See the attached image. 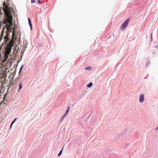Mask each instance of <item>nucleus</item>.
<instances>
[{"instance_id":"nucleus-1","label":"nucleus","mask_w":158,"mask_h":158,"mask_svg":"<svg viewBox=\"0 0 158 158\" xmlns=\"http://www.w3.org/2000/svg\"><path fill=\"white\" fill-rule=\"evenodd\" d=\"M3 10L4 13V23L6 24L7 23L10 25L12 24V16L11 11L10 9V7L7 5L5 1L3 3Z\"/></svg>"},{"instance_id":"nucleus-2","label":"nucleus","mask_w":158,"mask_h":158,"mask_svg":"<svg viewBox=\"0 0 158 158\" xmlns=\"http://www.w3.org/2000/svg\"><path fill=\"white\" fill-rule=\"evenodd\" d=\"M16 35L13 31L12 34V40L10 42L8 43L5 50V55L8 56L10 54V50L12 46L14 45V42L16 40Z\"/></svg>"},{"instance_id":"nucleus-3","label":"nucleus","mask_w":158,"mask_h":158,"mask_svg":"<svg viewBox=\"0 0 158 158\" xmlns=\"http://www.w3.org/2000/svg\"><path fill=\"white\" fill-rule=\"evenodd\" d=\"M129 20V18L127 19L126 20L125 22L123 23L121 27H120V30H123L125 29V28L127 27V26L128 25Z\"/></svg>"},{"instance_id":"nucleus-4","label":"nucleus","mask_w":158,"mask_h":158,"mask_svg":"<svg viewBox=\"0 0 158 158\" xmlns=\"http://www.w3.org/2000/svg\"><path fill=\"white\" fill-rule=\"evenodd\" d=\"M144 100V97L143 94H141L139 96V102L142 103L143 102Z\"/></svg>"},{"instance_id":"nucleus-5","label":"nucleus","mask_w":158,"mask_h":158,"mask_svg":"<svg viewBox=\"0 0 158 158\" xmlns=\"http://www.w3.org/2000/svg\"><path fill=\"white\" fill-rule=\"evenodd\" d=\"M22 83L21 82H20L19 84V89L18 90V92H19L21 91V89L22 88Z\"/></svg>"},{"instance_id":"nucleus-6","label":"nucleus","mask_w":158,"mask_h":158,"mask_svg":"<svg viewBox=\"0 0 158 158\" xmlns=\"http://www.w3.org/2000/svg\"><path fill=\"white\" fill-rule=\"evenodd\" d=\"M18 45V44L15 47V49L14 50V53H15V55L18 52V50H17V47Z\"/></svg>"},{"instance_id":"nucleus-7","label":"nucleus","mask_w":158,"mask_h":158,"mask_svg":"<svg viewBox=\"0 0 158 158\" xmlns=\"http://www.w3.org/2000/svg\"><path fill=\"white\" fill-rule=\"evenodd\" d=\"M92 85H93L92 83L91 82L87 85V87H88L89 88H90V87H91L92 86Z\"/></svg>"},{"instance_id":"nucleus-8","label":"nucleus","mask_w":158,"mask_h":158,"mask_svg":"<svg viewBox=\"0 0 158 158\" xmlns=\"http://www.w3.org/2000/svg\"><path fill=\"white\" fill-rule=\"evenodd\" d=\"M27 47V45L26 44L25 45H23L22 46V49H23L24 50V51L25 50L26 48V47Z\"/></svg>"},{"instance_id":"nucleus-9","label":"nucleus","mask_w":158,"mask_h":158,"mask_svg":"<svg viewBox=\"0 0 158 158\" xmlns=\"http://www.w3.org/2000/svg\"><path fill=\"white\" fill-rule=\"evenodd\" d=\"M23 66H24L23 65H22V66L20 67V70H19V74L21 72V71L23 69Z\"/></svg>"},{"instance_id":"nucleus-10","label":"nucleus","mask_w":158,"mask_h":158,"mask_svg":"<svg viewBox=\"0 0 158 158\" xmlns=\"http://www.w3.org/2000/svg\"><path fill=\"white\" fill-rule=\"evenodd\" d=\"M17 118H15L14 120H13V121L11 123V126H10V128L11 127V126H12L13 124L15 123V122L16 120L17 119Z\"/></svg>"},{"instance_id":"nucleus-11","label":"nucleus","mask_w":158,"mask_h":158,"mask_svg":"<svg viewBox=\"0 0 158 158\" xmlns=\"http://www.w3.org/2000/svg\"><path fill=\"white\" fill-rule=\"evenodd\" d=\"M17 118H15L14 120H13V121L11 123V126H10V128L11 127V126H12L13 124L15 123V122L16 120L17 119Z\"/></svg>"},{"instance_id":"nucleus-12","label":"nucleus","mask_w":158,"mask_h":158,"mask_svg":"<svg viewBox=\"0 0 158 158\" xmlns=\"http://www.w3.org/2000/svg\"><path fill=\"white\" fill-rule=\"evenodd\" d=\"M85 69L86 70H90L91 69V68L89 67H86Z\"/></svg>"},{"instance_id":"nucleus-13","label":"nucleus","mask_w":158,"mask_h":158,"mask_svg":"<svg viewBox=\"0 0 158 158\" xmlns=\"http://www.w3.org/2000/svg\"><path fill=\"white\" fill-rule=\"evenodd\" d=\"M63 149V148H62V150H61V151H60V152L59 153L58 155V156H60V155H61L62 152V151Z\"/></svg>"},{"instance_id":"nucleus-14","label":"nucleus","mask_w":158,"mask_h":158,"mask_svg":"<svg viewBox=\"0 0 158 158\" xmlns=\"http://www.w3.org/2000/svg\"><path fill=\"white\" fill-rule=\"evenodd\" d=\"M29 24L31 27V29L32 27V25L31 23V21H29Z\"/></svg>"},{"instance_id":"nucleus-15","label":"nucleus","mask_w":158,"mask_h":158,"mask_svg":"<svg viewBox=\"0 0 158 158\" xmlns=\"http://www.w3.org/2000/svg\"><path fill=\"white\" fill-rule=\"evenodd\" d=\"M4 38L5 39V40H6L7 41V40H10V39L8 38L7 36V35Z\"/></svg>"},{"instance_id":"nucleus-16","label":"nucleus","mask_w":158,"mask_h":158,"mask_svg":"<svg viewBox=\"0 0 158 158\" xmlns=\"http://www.w3.org/2000/svg\"><path fill=\"white\" fill-rule=\"evenodd\" d=\"M69 106L68 107V109H67V110H66V112H65V113H67H67H68V111H69Z\"/></svg>"},{"instance_id":"nucleus-17","label":"nucleus","mask_w":158,"mask_h":158,"mask_svg":"<svg viewBox=\"0 0 158 158\" xmlns=\"http://www.w3.org/2000/svg\"><path fill=\"white\" fill-rule=\"evenodd\" d=\"M35 2V0H31V3H34Z\"/></svg>"},{"instance_id":"nucleus-18","label":"nucleus","mask_w":158,"mask_h":158,"mask_svg":"<svg viewBox=\"0 0 158 158\" xmlns=\"http://www.w3.org/2000/svg\"><path fill=\"white\" fill-rule=\"evenodd\" d=\"M41 0H38V3H39V4H41V3L40 2V1H41Z\"/></svg>"},{"instance_id":"nucleus-19","label":"nucleus","mask_w":158,"mask_h":158,"mask_svg":"<svg viewBox=\"0 0 158 158\" xmlns=\"http://www.w3.org/2000/svg\"><path fill=\"white\" fill-rule=\"evenodd\" d=\"M67 114L65 113L64 114V116L62 117V119L65 116H66Z\"/></svg>"},{"instance_id":"nucleus-20","label":"nucleus","mask_w":158,"mask_h":158,"mask_svg":"<svg viewBox=\"0 0 158 158\" xmlns=\"http://www.w3.org/2000/svg\"><path fill=\"white\" fill-rule=\"evenodd\" d=\"M19 46L18 45L17 47V50H18V51L19 49Z\"/></svg>"},{"instance_id":"nucleus-21","label":"nucleus","mask_w":158,"mask_h":158,"mask_svg":"<svg viewBox=\"0 0 158 158\" xmlns=\"http://www.w3.org/2000/svg\"><path fill=\"white\" fill-rule=\"evenodd\" d=\"M2 15V13L1 11V9H0V15Z\"/></svg>"},{"instance_id":"nucleus-22","label":"nucleus","mask_w":158,"mask_h":158,"mask_svg":"<svg viewBox=\"0 0 158 158\" xmlns=\"http://www.w3.org/2000/svg\"><path fill=\"white\" fill-rule=\"evenodd\" d=\"M28 22H29V21H31L30 19L29 18H28Z\"/></svg>"},{"instance_id":"nucleus-23","label":"nucleus","mask_w":158,"mask_h":158,"mask_svg":"<svg viewBox=\"0 0 158 158\" xmlns=\"http://www.w3.org/2000/svg\"><path fill=\"white\" fill-rule=\"evenodd\" d=\"M158 129V127H157L156 128V130H157Z\"/></svg>"},{"instance_id":"nucleus-24","label":"nucleus","mask_w":158,"mask_h":158,"mask_svg":"<svg viewBox=\"0 0 158 158\" xmlns=\"http://www.w3.org/2000/svg\"><path fill=\"white\" fill-rule=\"evenodd\" d=\"M7 0L8 1H9V0Z\"/></svg>"}]
</instances>
